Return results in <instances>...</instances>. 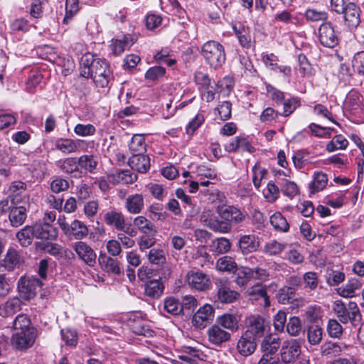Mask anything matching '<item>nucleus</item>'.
I'll return each instance as SVG.
<instances>
[{"instance_id": "1", "label": "nucleus", "mask_w": 364, "mask_h": 364, "mask_svg": "<svg viewBox=\"0 0 364 364\" xmlns=\"http://www.w3.org/2000/svg\"><path fill=\"white\" fill-rule=\"evenodd\" d=\"M333 309L339 321L343 323L350 321L355 325L361 321V314L355 302L350 301L346 306L341 301H336Z\"/></svg>"}, {"instance_id": "2", "label": "nucleus", "mask_w": 364, "mask_h": 364, "mask_svg": "<svg viewBox=\"0 0 364 364\" xmlns=\"http://www.w3.org/2000/svg\"><path fill=\"white\" fill-rule=\"evenodd\" d=\"M210 182L206 181V213H218L227 204L225 194L213 186L209 187Z\"/></svg>"}, {"instance_id": "3", "label": "nucleus", "mask_w": 364, "mask_h": 364, "mask_svg": "<svg viewBox=\"0 0 364 364\" xmlns=\"http://www.w3.org/2000/svg\"><path fill=\"white\" fill-rule=\"evenodd\" d=\"M43 286V283L36 277H21L18 281L19 295L27 301L34 298Z\"/></svg>"}, {"instance_id": "4", "label": "nucleus", "mask_w": 364, "mask_h": 364, "mask_svg": "<svg viewBox=\"0 0 364 364\" xmlns=\"http://www.w3.org/2000/svg\"><path fill=\"white\" fill-rule=\"evenodd\" d=\"M225 60V54L223 46L215 41L206 42V62L211 68L218 69L220 68Z\"/></svg>"}, {"instance_id": "5", "label": "nucleus", "mask_w": 364, "mask_h": 364, "mask_svg": "<svg viewBox=\"0 0 364 364\" xmlns=\"http://www.w3.org/2000/svg\"><path fill=\"white\" fill-rule=\"evenodd\" d=\"M7 197L12 205L26 203L29 201L30 196L26 183L21 181H15L10 183L6 191Z\"/></svg>"}, {"instance_id": "6", "label": "nucleus", "mask_w": 364, "mask_h": 364, "mask_svg": "<svg viewBox=\"0 0 364 364\" xmlns=\"http://www.w3.org/2000/svg\"><path fill=\"white\" fill-rule=\"evenodd\" d=\"M58 224L65 235L70 238L80 240L88 235V228L80 220H74L70 223H68L59 219Z\"/></svg>"}, {"instance_id": "7", "label": "nucleus", "mask_w": 364, "mask_h": 364, "mask_svg": "<svg viewBox=\"0 0 364 364\" xmlns=\"http://www.w3.org/2000/svg\"><path fill=\"white\" fill-rule=\"evenodd\" d=\"M318 38L323 46L328 48H335L339 43L338 33L330 21L323 22L319 26Z\"/></svg>"}, {"instance_id": "8", "label": "nucleus", "mask_w": 364, "mask_h": 364, "mask_svg": "<svg viewBox=\"0 0 364 364\" xmlns=\"http://www.w3.org/2000/svg\"><path fill=\"white\" fill-rule=\"evenodd\" d=\"M300 342L296 339L285 341L280 349L281 361L285 364H292L301 355Z\"/></svg>"}, {"instance_id": "9", "label": "nucleus", "mask_w": 364, "mask_h": 364, "mask_svg": "<svg viewBox=\"0 0 364 364\" xmlns=\"http://www.w3.org/2000/svg\"><path fill=\"white\" fill-rule=\"evenodd\" d=\"M72 247L78 258L90 267L96 263L97 255L94 250L86 242L77 241L73 244Z\"/></svg>"}, {"instance_id": "10", "label": "nucleus", "mask_w": 364, "mask_h": 364, "mask_svg": "<svg viewBox=\"0 0 364 364\" xmlns=\"http://www.w3.org/2000/svg\"><path fill=\"white\" fill-rule=\"evenodd\" d=\"M343 15L345 25L349 28H357L360 23V9L355 3H348L344 9Z\"/></svg>"}, {"instance_id": "11", "label": "nucleus", "mask_w": 364, "mask_h": 364, "mask_svg": "<svg viewBox=\"0 0 364 364\" xmlns=\"http://www.w3.org/2000/svg\"><path fill=\"white\" fill-rule=\"evenodd\" d=\"M232 28L238 39L240 45L246 49L251 47L250 28L240 21L232 23Z\"/></svg>"}, {"instance_id": "12", "label": "nucleus", "mask_w": 364, "mask_h": 364, "mask_svg": "<svg viewBox=\"0 0 364 364\" xmlns=\"http://www.w3.org/2000/svg\"><path fill=\"white\" fill-rule=\"evenodd\" d=\"M220 218L230 223L232 226L242 223L245 219V215L234 205H225L218 213Z\"/></svg>"}, {"instance_id": "13", "label": "nucleus", "mask_w": 364, "mask_h": 364, "mask_svg": "<svg viewBox=\"0 0 364 364\" xmlns=\"http://www.w3.org/2000/svg\"><path fill=\"white\" fill-rule=\"evenodd\" d=\"M135 41L132 35L126 34L122 38H112L109 47L112 54L118 56L122 55L126 50L129 49Z\"/></svg>"}, {"instance_id": "14", "label": "nucleus", "mask_w": 364, "mask_h": 364, "mask_svg": "<svg viewBox=\"0 0 364 364\" xmlns=\"http://www.w3.org/2000/svg\"><path fill=\"white\" fill-rule=\"evenodd\" d=\"M215 285L218 289V299L221 303H233L240 298V294L237 291L232 290L228 286L223 284L220 279L215 282Z\"/></svg>"}, {"instance_id": "15", "label": "nucleus", "mask_w": 364, "mask_h": 364, "mask_svg": "<svg viewBox=\"0 0 364 364\" xmlns=\"http://www.w3.org/2000/svg\"><path fill=\"white\" fill-rule=\"evenodd\" d=\"M35 341L34 331H17L12 336V344L17 349H26L31 347Z\"/></svg>"}, {"instance_id": "16", "label": "nucleus", "mask_w": 364, "mask_h": 364, "mask_svg": "<svg viewBox=\"0 0 364 364\" xmlns=\"http://www.w3.org/2000/svg\"><path fill=\"white\" fill-rule=\"evenodd\" d=\"M345 106L353 114H358L363 109V97L357 90L353 89L346 95Z\"/></svg>"}, {"instance_id": "17", "label": "nucleus", "mask_w": 364, "mask_h": 364, "mask_svg": "<svg viewBox=\"0 0 364 364\" xmlns=\"http://www.w3.org/2000/svg\"><path fill=\"white\" fill-rule=\"evenodd\" d=\"M144 198L141 193H134L127 196L124 201V208L132 215H137L144 208Z\"/></svg>"}, {"instance_id": "18", "label": "nucleus", "mask_w": 364, "mask_h": 364, "mask_svg": "<svg viewBox=\"0 0 364 364\" xmlns=\"http://www.w3.org/2000/svg\"><path fill=\"white\" fill-rule=\"evenodd\" d=\"M32 227L33 228L35 237L36 238L53 240L58 236L56 229L47 222L44 223H36L34 225H32Z\"/></svg>"}, {"instance_id": "19", "label": "nucleus", "mask_w": 364, "mask_h": 364, "mask_svg": "<svg viewBox=\"0 0 364 364\" xmlns=\"http://www.w3.org/2000/svg\"><path fill=\"white\" fill-rule=\"evenodd\" d=\"M128 164L132 169L145 173L150 168V159L143 154H133L129 159Z\"/></svg>"}, {"instance_id": "20", "label": "nucleus", "mask_w": 364, "mask_h": 364, "mask_svg": "<svg viewBox=\"0 0 364 364\" xmlns=\"http://www.w3.org/2000/svg\"><path fill=\"white\" fill-rule=\"evenodd\" d=\"M249 335L250 333H244L237 342V349L243 356L252 355L257 348V341Z\"/></svg>"}, {"instance_id": "21", "label": "nucleus", "mask_w": 364, "mask_h": 364, "mask_svg": "<svg viewBox=\"0 0 364 364\" xmlns=\"http://www.w3.org/2000/svg\"><path fill=\"white\" fill-rule=\"evenodd\" d=\"M59 163V168L65 173L74 178H80L82 176L83 172L79 168L77 157L65 158L60 161Z\"/></svg>"}, {"instance_id": "22", "label": "nucleus", "mask_w": 364, "mask_h": 364, "mask_svg": "<svg viewBox=\"0 0 364 364\" xmlns=\"http://www.w3.org/2000/svg\"><path fill=\"white\" fill-rule=\"evenodd\" d=\"M107 178L113 185L132 184L137 180V176L133 175L129 170H121L109 173Z\"/></svg>"}, {"instance_id": "23", "label": "nucleus", "mask_w": 364, "mask_h": 364, "mask_svg": "<svg viewBox=\"0 0 364 364\" xmlns=\"http://www.w3.org/2000/svg\"><path fill=\"white\" fill-rule=\"evenodd\" d=\"M238 247L243 255L256 252L259 247V238L254 235H245L238 240Z\"/></svg>"}, {"instance_id": "24", "label": "nucleus", "mask_w": 364, "mask_h": 364, "mask_svg": "<svg viewBox=\"0 0 364 364\" xmlns=\"http://www.w3.org/2000/svg\"><path fill=\"white\" fill-rule=\"evenodd\" d=\"M280 347L279 338L277 335L266 336L262 342L261 349L263 355L272 356Z\"/></svg>"}, {"instance_id": "25", "label": "nucleus", "mask_w": 364, "mask_h": 364, "mask_svg": "<svg viewBox=\"0 0 364 364\" xmlns=\"http://www.w3.org/2000/svg\"><path fill=\"white\" fill-rule=\"evenodd\" d=\"M208 335L210 343L215 346H220L230 339V334L220 328L218 324L213 325L210 328L208 331Z\"/></svg>"}, {"instance_id": "26", "label": "nucleus", "mask_w": 364, "mask_h": 364, "mask_svg": "<svg viewBox=\"0 0 364 364\" xmlns=\"http://www.w3.org/2000/svg\"><path fill=\"white\" fill-rule=\"evenodd\" d=\"M240 316L237 314H225L218 316L216 322L224 328L230 330L232 332L237 331L239 328V321Z\"/></svg>"}, {"instance_id": "27", "label": "nucleus", "mask_w": 364, "mask_h": 364, "mask_svg": "<svg viewBox=\"0 0 364 364\" xmlns=\"http://www.w3.org/2000/svg\"><path fill=\"white\" fill-rule=\"evenodd\" d=\"M98 259L102 268L107 272L115 275L121 274L119 262L117 259L108 257L106 255H100Z\"/></svg>"}, {"instance_id": "28", "label": "nucleus", "mask_w": 364, "mask_h": 364, "mask_svg": "<svg viewBox=\"0 0 364 364\" xmlns=\"http://www.w3.org/2000/svg\"><path fill=\"white\" fill-rule=\"evenodd\" d=\"M105 223L109 226L114 227L117 230H123L125 225V218L121 212L110 210L104 215Z\"/></svg>"}, {"instance_id": "29", "label": "nucleus", "mask_w": 364, "mask_h": 364, "mask_svg": "<svg viewBox=\"0 0 364 364\" xmlns=\"http://www.w3.org/2000/svg\"><path fill=\"white\" fill-rule=\"evenodd\" d=\"M245 333H250V336L256 341L262 338L264 333V320L260 316L251 319L250 326Z\"/></svg>"}, {"instance_id": "30", "label": "nucleus", "mask_w": 364, "mask_h": 364, "mask_svg": "<svg viewBox=\"0 0 364 364\" xmlns=\"http://www.w3.org/2000/svg\"><path fill=\"white\" fill-rule=\"evenodd\" d=\"M186 280L189 286L196 290L205 289V274L200 271L192 270L187 274Z\"/></svg>"}, {"instance_id": "31", "label": "nucleus", "mask_w": 364, "mask_h": 364, "mask_svg": "<svg viewBox=\"0 0 364 364\" xmlns=\"http://www.w3.org/2000/svg\"><path fill=\"white\" fill-rule=\"evenodd\" d=\"M26 208L23 206H13L9 212V218L13 227H18L22 225L27 216Z\"/></svg>"}, {"instance_id": "32", "label": "nucleus", "mask_w": 364, "mask_h": 364, "mask_svg": "<svg viewBox=\"0 0 364 364\" xmlns=\"http://www.w3.org/2000/svg\"><path fill=\"white\" fill-rule=\"evenodd\" d=\"M235 276V282L240 287H244L247 284L252 278V268L240 266L235 269L232 272Z\"/></svg>"}, {"instance_id": "33", "label": "nucleus", "mask_w": 364, "mask_h": 364, "mask_svg": "<svg viewBox=\"0 0 364 364\" xmlns=\"http://www.w3.org/2000/svg\"><path fill=\"white\" fill-rule=\"evenodd\" d=\"M55 148L65 154H73L77 151L79 141L71 139L60 138L55 141Z\"/></svg>"}, {"instance_id": "34", "label": "nucleus", "mask_w": 364, "mask_h": 364, "mask_svg": "<svg viewBox=\"0 0 364 364\" xmlns=\"http://www.w3.org/2000/svg\"><path fill=\"white\" fill-rule=\"evenodd\" d=\"M21 305L22 302L18 298L9 299L4 306H0V315L3 316H11L21 310Z\"/></svg>"}, {"instance_id": "35", "label": "nucleus", "mask_w": 364, "mask_h": 364, "mask_svg": "<svg viewBox=\"0 0 364 364\" xmlns=\"http://www.w3.org/2000/svg\"><path fill=\"white\" fill-rule=\"evenodd\" d=\"M21 262L18 252L14 249L9 250L1 264L6 270L13 271Z\"/></svg>"}, {"instance_id": "36", "label": "nucleus", "mask_w": 364, "mask_h": 364, "mask_svg": "<svg viewBox=\"0 0 364 364\" xmlns=\"http://www.w3.org/2000/svg\"><path fill=\"white\" fill-rule=\"evenodd\" d=\"M231 247L230 240L225 237H219L212 241L209 250L214 254L220 255L228 252Z\"/></svg>"}, {"instance_id": "37", "label": "nucleus", "mask_w": 364, "mask_h": 364, "mask_svg": "<svg viewBox=\"0 0 364 364\" xmlns=\"http://www.w3.org/2000/svg\"><path fill=\"white\" fill-rule=\"evenodd\" d=\"M164 284L158 279L148 281L145 284V294L149 297L159 298L164 291Z\"/></svg>"}, {"instance_id": "38", "label": "nucleus", "mask_w": 364, "mask_h": 364, "mask_svg": "<svg viewBox=\"0 0 364 364\" xmlns=\"http://www.w3.org/2000/svg\"><path fill=\"white\" fill-rule=\"evenodd\" d=\"M208 222L207 225L210 229L215 232H218L220 233H228L232 230V226L230 225L229 222L225 221V220H220L218 218H210L208 220L206 218V223Z\"/></svg>"}, {"instance_id": "39", "label": "nucleus", "mask_w": 364, "mask_h": 364, "mask_svg": "<svg viewBox=\"0 0 364 364\" xmlns=\"http://www.w3.org/2000/svg\"><path fill=\"white\" fill-rule=\"evenodd\" d=\"M156 232L157 230L156 229L153 231H149L146 232V233H142V235L139 237L138 240L139 248L141 251L149 249L156 244V239L155 236Z\"/></svg>"}, {"instance_id": "40", "label": "nucleus", "mask_w": 364, "mask_h": 364, "mask_svg": "<svg viewBox=\"0 0 364 364\" xmlns=\"http://www.w3.org/2000/svg\"><path fill=\"white\" fill-rule=\"evenodd\" d=\"M80 169H84L86 172L95 173L97 166V161L93 155H82L77 158Z\"/></svg>"}, {"instance_id": "41", "label": "nucleus", "mask_w": 364, "mask_h": 364, "mask_svg": "<svg viewBox=\"0 0 364 364\" xmlns=\"http://www.w3.org/2000/svg\"><path fill=\"white\" fill-rule=\"evenodd\" d=\"M328 182L327 175L323 172L315 173L314 180L309 184V189L311 193L322 191Z\"/></svg>"}, {"instance_id": "42", "label": "nucleus", "mask_w": 364, "mask_h": 364, "mask_svg": "<svg viewBox=\"0 0 364 364\" xmlns=\"http://www.w3.org/2000/svg\"><path fill=\"white\" fill-rule=\"evenodd\" d=\"M91 72H92V76L110 75L107 63L102 59H93L92 56H91Z\"/></svg>"}, {"instance_id": "43", "label": "nucleus", "mask_w": 364, "mask_h": 364, "mask_svg": "<svg viewBox=\"0 0 364 364\" xmlns=\"http://www.w3.org/2000/svg\"><path fill=\"white\" fill-rule=\"evenodd\" d=\"M16 237L21 246L28 247L31 244L35 237L33 227L29 225L25 226L18 232Z\"/></svg>"}, {"instance_id": "44", "label": "nucleus", "mask_w": 364, "mask_h": 364, "mask_svg": "<svg viewBox=\"0 0 364 364\" xmlns=\"http://www.w3.org/2000/svg\"><path fill=\"white\" fill-rule=\"evenodd\" d=\"M360 287V282L358 279L352 278L348 280L345 287L338 289V293L343 297H353L355 294V291Z\"/></svg>"}, {"instance_id": "45", "label": "nucleus", "mask_w": 364, "mask_h": 364, "mask_svg": "<svg viewBox=\"0 0 364 364\" xmlns=\"http://www.w3.org/2000/svg\"><path fill=\"white\" fill-rule=\"evenodd\" d=\"M245 294L250 296V299L257 300L259 298H264L266 306L269 305V296L267 291L259 284L254 285L248 288Z\"/></svg>"}, {"instance_id": "46", "label": "nucleus", "mask_w": 364, "mask_h": 364, "mask_svg": "<svg viewBox=\"0 0 364 364\" xmlns=\"http://www.w3.org/2000/svg\"><path fill=\"white\" fill-rule=\"evenodd\" d=\"M30 318L25 314L18 315L14 321V329L17 331H34Z\"/></svg>"}, {"instance_id": "47", "label": "nucleus", "mask_w": 364, "mask_h": 364, "mask_svg": "<svg viewBox=\"0 0 364 364\" xmlns=\"http://www.w3.org/2000/svg\"><path fill=\"white\" fill-rule=\"evenodd\" d=\"M270 223L276 230L287 232L289 229V225L286 218L280 213H275L270 217Z\"/></svg>"}, {"instance_id": "48", "label": "nucleus", "mask_w": 364, "mask_h": 364, "mask_svg": "<svg viewBox=\"0 0 364 364\" xmlns=\"http://www.w3.org/2000/svg\"><path fill=\"white\" fill-rule=\"evenodd\" d=\"M321 353L324 356H336L342 351L340 343L337 342H326L321 346Z\"/></svg>"}, {"instance_id": "49", "label": "nucleus", "mask_w": 364, "mask_h": 364, "mask_svg": "<svg viewBox=\"0 0 364 364\" xmlns=\"http://www.w3.org/2000/svg\"><path fill=\"white\" fill-rule=\"evenodd\" d=\"M129 147L133 154H142L146 150L144 136L141 134L134 135L129 144Z\"/></svg>"}, {"instance_id": "50", "label": "nucleus", "mask_w": 364, "mask_h": 364, "mask_svg": "<svg viewBox=\"0 0 364 364\" xmlns=\"http://www.w3.org/2000/svg\"><path fill=\"white\" fill-rule=\"evenodd\" d=\"M237 266L233 258L228 256L219 258L216 262L217 269L221 272H232Z\"/></svg>"}, {"instance_id": "51", "label": "nucleus", "mask_w": 364, "mask_h": 364, "mask_svg": "<svg viewBox=\"0 0 364 364\" xmlns=\"http://www.w3.org/2000/svg\"><path fill=\"white\" fill-rule=\"evenodd\" d=\"M134 225L139 230L141 233H146V232L153 231L156 230L154 224L148 220L146 217L140 215L137 216L134 219Z\"/></svg>"}, {"instance_id": "52", "label": "nucleus", "mask_w": 364, "mask_h": 364, "mask_svg": "<svg viewBox=\"0 0 364 364\" xmlns=\"http://www.w3.org/2000/svg\"><path fill=\"white\" fill-rule=\"evenodd\" d=\"M348 144V140L341 134L336 135L326 145V150L333 152L338 149H345Z\"/></svg>"}, {"instance_id": "53", "label": "nucleus", "mask_w": 364, "mask_h": 364, "mask_svg": "<svg viewBox=\"0 0 364 364\" xmlns=\"http://www.w3.org/2000/svg\"><path fill=\"white\" fill-rule=\"evenodd\" d=\"M304 16L308 21L317 22L321 21L326 22L328 18V14L325 11L308 9L304 13Z\"/></svg>"}, {"instance_id": "54", "label": "nucleus", "mask_w": 364, "mask_h": 364, "mask_svg": "<svg viewBox=\"0 0 364 364\" xmlns=\"http://www.w3.org/2000/svg\"><path fill=\"white\" fill-rule=\"evenodd\" d=\"M148 259L150 263L156 265H163L166 261L165 252L160 248L151 249L148 254Z\"/></svg>"}, {"instance_id": "55", "label": "nucleus", "mask_w": 364, "mask_h": 364, "mask_svg": "<svg viewBox=\"0 0 364 364\" xmlns=\"http://www.w3.org/2000/svg\"><path fill=\"white\" fill-rule=\"evenodd\" d=\"M301 321L297 316H292L287 323L285 331L291 336H298L301 331Z\"/></svg>"}, {"instance_id": "56", "label": "nucleus", "mask_w": 364, "mask_h": 364, "mask_svg": "<svg viewBox=\"0 0 364 364\" xmlns=\"http://www.w3.org/2000/svg\"><path fill=\"white\" fill-rule=\"evenodd\" d=\"M164 309L172 315H178L182 312V306L179 301L173 297H169L164 301Z\"/></svg>"}, {"instance_id": "57", "label": "nucleus", "mask_w": 364, "mask_h": 364, "mask_svg": "<svg viewBox=\"0 0 364 364\" xmlns=\"http://www.w3.org/2000/svg\"><path fill=\"white\" fill-rule=\"evenodd\" d=\"M308 341L311 345L318 344L322 339V329L317 325L309 327L307 331Z\"/></svg>"}, {"instance_id": "58", "label": "nucleus", "mask_w": 364, "mask_h": 364, "mask_svg": "<svg viewBox=\"0 0 364 364\" xmlns=\"http://www.w3.org/2000/svg\"><path fill=\"white\" fill-rule=\"evenodd\" d=\"M298 61L299 64V70L303 77L314 75V70L305 55L299 54L298 55Z\"/></svg>"}, {"instance_id": "59", "label": "nucleus", "mask_w": 364, "mask_h": 364, "mask_svg": "<svg viewBox=\"0 0 364 364\" xmlns=\"http://www.w3.org/2000/svg\"><path fill=\"white\" fill-rule=\"evenodd\" d=\"M282 105H283V112L281 113V115L284 117L289 116L301 105L300 100L297 97H291L285 100Z\"/></svg>"}, {"instance_id": "60", "label": "nucleus", "mask_w": 364, "mask_h": 364, "mask_svg": "<svg viewBox=\"0 0 364 364\" xmlns=\"http://www.w3.org/2000/svg\"><path fill=\"white\" fill-rule=\"evenodd\" d=\"M79 10L78 0H66L65 1V16L63 19L64 23H68L74 15Z\"/></svg>"}, {"instance_id": "61", "label": "nucleus", "mask_w": 364, "mask_h": 364, "mask_svg": "<svg viewBox=\"0 0 364 364\" xmlns=\"http://www.w3.org/2000/svg\"><path fill=\"white\" fill-rule=\"evenodd\" d=\"M232 104L229 101H225L215 108L214 114H218L223 121H226L231 117Z\"/></svg>"}, {"instance_id": "62", "label": "nucleus", "mask_w": 364, "mask_h": 364, "mask_svg": "<svg viewBox=\"0 0 364 364\" xmlns=\"http://www.w3.org/2000/svg\"><path fill=\"white\" fill-rule=\"evenodd\" d=\"M68 188V181L60 176L55 177L50 183V189L55 193L67 191Z\"/></svg>"}, {"instance_id": "63", "label": "nucleus", "mask_w": 364, "mask_h": 364, "mask_svg": "<svg viewBox=\"0 0 364 364\" xmlns=\"http://www.w3.org/2000/svg\"><path fill=\"white\" fill-rule=\"evenodd\" d=\"M286 247V245L276 240L267 242L264 248V252L269 255H276L282 252Z\"/></svg>"}, {"instance_id": "64", "label": "nucleus", "mask_w": 364, "mask_h": 364, "mask_svg": "<svg viewBox=\"0 0 364 364\" xmlns=\"http://www.w3.org/2000/svg\"><path fill=\"white\" fill-rule=\"evenodd\" d=\"M62 339L66 345L76 346L77 343V334L74 330L70 328L62 329L60 331Z\"/></svg>"}]
</instances>
